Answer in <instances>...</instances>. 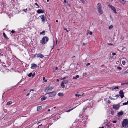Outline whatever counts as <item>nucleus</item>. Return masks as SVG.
Wrapping results in <instances>:
<instances>
[{
    "instance_id": "obj_1",
    "label": "nucleus",
    "mask_w": 128,
    "mask_h": 128,
    "mask_svg": "<svg viewBox=\"0 0 128 128\" xmlns=\"http://www.w3.org/2000/svg\"><path fill=\"white\" fill-rule=\"evenodd\" d=\"M48 38L47 36H44L43 37L42 40H40V43L43 44H44L48 41Z\"/></svg>"
},
{
    "instance_id": "obj_2",
    "label": "nucleus",
    "mask_w": 128,
    "mask_h": 128,
    "mask_svg": "<svg viewBox=\"0 0 128 128\" xmlns=\"http://www.w3.org/2000/svg\"><path fill=\"white\" fill-rule=\"evenodd\" d=\"M97 7L99 13L102 14L103 13V11L102 9L101 4L100 3H98Z\"/></svg>"
},
{
    "instance_id": "obj_3",
    "label": "nucleus",
    "mask_w": 128,
    "mask_h": 128,
    "mask_svg": "<svg viewBox=\"0 0 128 128\" xmlns=\"http://www.w3.org/2000/svg\"><path fill=\"white\" fill-rule=\"evenodd\" d=\"M69 83V80H65L62 81L61 84V87L64 88L65 87V86L64 85V84H67Z\"/></svg>"
},
{
    "instance_id": "obj_4",
    "label": "nucleus",
    "mask_w": 128,
    "mask_h": 128,
    "mask_svg": "<svg viewBox=\"0 0 128 128\" xmlns=\"http://www.w3.org/2000/svg\"><path fill=\"white\" fill-rule=\"evenodd\" d=\"M49 95V97H54L56 94V92L53 91L52 92H49L48 94Z\"/></svg>"
},
{
    "instance_id": "obj_5",
    "label": "nucleus",
    "mask_w": 128,
    "mask_h": 128,
    "mask_svg": "<svg viewBox=\"0 0 128 128\" xmlns=\"http://www.w3.org/2000/svg\"><path fill=\"white\" fill-rule=\"evenodd\" d=\"M54 87L53 86L49 87L46 88L44 90V92L46 93L48 92V91H51L52 89H53Z\"/></svg>"
},
{
    "instance_id": "obj_6",
    "label": "nucleus",
    "mask_w": 128,
    "mask_h": 128,
    "mask_svg": "<svg viewBox=\"0 0 128 128\" xmlns=\"http://www.w3.org/2000/svg\"><path fill=\"white\" fill-rule=\"evenodd\" d=\"M39 17L41 18L42 20V22H44L46 20V18L44 15H42L40 16Z\"/></svg>"
},
{
    "instance_id": "obj_7",
    "label": "nucleus",
    "mask_w": 128,
    "mask_h": 128,
    "mask_svg": "<svg viewBox=\"0 0 128 128\" xmlns=\"http://www.w3.org/2000/svg\"><path fill=\"white\" fill-rule=\"evenodd\" d=\"M120 96L122 98H123L124 97V92L122 90H120L119 92Z\"/></svg>"
},
{
    "instance_id": "obj_8",
    "label": "nucleus",
    "mask_w": 128,
    "mask_h": 128,
    "mask_svg": "<svg viewBox=\"0 0 128 128\" xmlns=\"http://www.w3.org/2000/svg\"><path fill=\"white\" fill-rule=\"evenodd\" d=\"M113 106V108L116 110H118L120 107L119 106L118 104L114 105Z\"/></svg>"
},
{
    "instance_id": "obj_9",
    "label": "nucleus",
    "mask_w": 128,
    "mask_h": 128,
    "mask_svg": "<svg viewBox=\"0 0 128 128\" xmlns=\"http://www.w3.org/2000/svg\"><path fill=\"white\" fill-rule=\"evenodd\" d=\"M37 56L38 57L40 58H43L44 56L41 54H38L37 55Z\"/></svg>"
},
{
    "instance_id": "obj_10",
    "label": "nucleus",
    "mask_w": 128,
    "mask_h": 128,
    "mask_svg": "<svg viewBox=\"0 0 128 128\" xmlns=\"http://www.w3.org/2000/svg\"><path fill=\"white\" fill-rule=\"evenodd\" d=\"M37 66V65L36 64H32L30 68L32 69H34Z\"/></svg>"
},
{
    "instance_id": "obj_11",
    "label": "nucleus",
    "mask_w": 128,
    "mask_h": 128,
    "mask_svg": "<svg viewBox=\"0 0 128 128\" xmlns=\"http://www.w3.org/2000/svg\"><path fill=\"white\" fill-rule=\"evenodd\" d=\"M37 12L38 14H40L41 13H43L44 12L42 10L39 9L37 10Z\"/></svg>"
},
{
    "instance_id": "obj_12",
    "label": "nucleus",
    "mask_w": 128,
    "mask_h": 128,
    "mask_svg": "<svg viewBox=\"0 0 128 128\" xmlns=\"http://www.w3.org/2000/svg\"><path fill=\"white\" fill-rule=\"evenodd\" d=\"M123 114V112L122 111H121L118 113V116H120L122 115Z\"/></svg>"
},
{
    "instance_id": "obj_13",
    "label": "nucleus",
    "mask_w": 128,
    "mask_h": 128,
    "mask_svg": "<svg viewBox=\"0 0 128 128\" xmlns=\"http://www.w3.org/2000/svg\"><path fill=\"white\" fill-rule=\"evenodd\" d=\"M111 9L112 10H113V12L115 13H116V9L113 6L112 7V8H111Z\"/></svg>"
},
{
    "instance_id": "obj_14",
    "label": "nucleus",
    "mask_w": 128,
    "mask_h": 128,
    "mask_svg": "<svg viewBox=\"0 0 128 128\" xmlns=\"http://www.w3.org/2000/svg\"><path fill=\"white\" fill-rule=\"evenodd\" d=\"M128 73V70H127L125 72H124V73H121L120 74V75L121 76H122L123 75H124V74L126 73Z\"/></svg>"
},
{
    "instance_id": "obj_15",
    "label": "nucleus",
    "mask_w": 128,
    "mask_h": 128,
    "mask_svg": "<svg viewBox=\"0 0 128 128\" xmlns=\"http://www.w3.org/2000/svg\"><path fill=\"white\" fill-rule=\"evenodd\" d=\"M79 77V76L78 75H76V76H73V79H76L77 78Z\"/></svg>"
},
{
    "instance_id": "obj_16",
    "label": "nucleus",
    "mask_w": 128,
    "mask_h": 128,
    "mask_svg": "<svg viewBox=\"0 0 128 128\" xmlns=\"http://www.w3.org/2000/svg\"><path fill=\"white\" fill-rule=\"evenodd\" d=\"M46 97L45 96H43L41 99V100L42 101H43L45 100L46 99Z\"/></svg>"
},
{
    "instance_id": "obj_17",
    "label": "nucleus",
    "mask_w": 128,
    "mask_h": 128,
    "mask_svg": "<svg viewBox=\"0 0 128 128\" xmlns=\"http://www.w3.org/2000/svg\"><path fill=\"white\" fill-rule=\"evenodd\" d=\"M42 107L41 106H39L37 107V110L38 111L42 109Z\"/></svg>"
},
{
    "instance_id": "obj_18",
    "label": "nucleus",
    "mask_w": 128,
    "mask_h": 128,
    "mask_svg": "<svg viewBox=\"0 0 128 128\" xmlns=\"http://www.w3.org/2000/svg\"><path fill=\"white\" fill-rule=\"evenodd\" d=\"M12 101H9L7 102L6 105H10L12 104Z\"/></svg>"
},
{
    "instance_id": "obj_19",
    "label": "nucleus",
    "mask_w": 128,
    "mask_h": 128,
    "mask_svg": "<svg viewBox=\"0 0 128 128\" xmlns=\"http://www.w3.org/2000/svg\"><path fill=\"white\" fill-rule=\"evenodd\" d=\"M40 34H42L44 36L45 35V32L44 31H43L42 32H40Z\"/></svg>"
},
{
    "instance_id": "obj_20",
    "label": "nucleus",
    "mask_w": 128,
    "mask_h": 128,
    "mask_svg": "<svg viewBox=\"0 0 128 128\" xmlns=\"http://www.w3.org/2000/svg\"><path fill=\"white\" fill-rule=\"evenodd\" d=\"M64 94L62 93H58V96H63Z\"/></svg>"
},
{
    "instance_id": "obj_21",
    "label": "nucleus",
    "mask_w": 128,
    "mask_h": 128,
    "mask_svg": "<svg viewBox=\"0 0 128 128\" xmlns=\"http://www.w3.org/2000/svg\"><path fill=\"white\" fill-rule=\"evenodd\" d=\"M87 108V107H86V106H84V108H83V109L82 110L83 112H85L84 110H86Z\"/></svg>"
},
{
    "instance_id": "obj_22",
    "label": "nucleus",
    "mask_w": 128,
    "mask_h": 128,
    "mask_svg": "<svg viewBox=\"0 0 128 128\" xmlns=\"http://www.w3.org/2000/svg\"><path fill=\"white\" fill-rule=\"evenodd\" d=\"M34 4L36 5V8H39V6L38 5V4H37V3H36V2L35 3V4Z\"/></svg>"
},
{
    "instance_id": "obj_23",
    "label": "nucleus",
    "mask_w": 128,
    "mask_h": 128,
    "mask_svg": "<svg viewBox=\"0 0 128 128\" xmlns=\"http://www.w3.org/2000/svg\"><path fill=\"white\" fill-rule=\"evenodd\" d=\"M3 36H4L5 38H6V39H7L8 38V37H7L6 35L4 32L3 33Z\"/></svg>"
},
{
    "instance_id": "obj_24",
    "label": "nucleus",
    "mask_w": 128,
    "mask_h": 128,
    "mask_svg": "<svg viewBox=\"0 0 128 128\" xmlns=\"http://www.w3.org/2000/svg\"><path fill=\"white\" fill-rule=\"evenodd\" d=\"M127 104H128V100L127 101V102H124L122 104L123 105H125Z\"/></svg>"
},
{
    "instance_id": "obj_25",
    "label": "nucleus",
    "mask_w": 128,
    "mask_h": 128,
    "mask_svg": "<svg viewBox=\"0 0 128 128\" xmlns=\"http://www.w3.org/2000/svg\"><path fill=\"white\" fill-rule=\"evenodd\" d=\"M28 76L29 77H30L32 76H33L32 75V73H29L28 75Z\"/></svg>"
},
{
    "instance_id": "obj_26",
    "label": "nucleus",
    "mask_w": 128,
    "mask_h": 128,
    "mask_svg": "<svg viewBox=\"0 0 128 128\" xmlns=\"http://www.w3.org/2000/svg\"><path fill=\"white\" fill-rule=\"evenodd\" d=\"M126 0H122V2L123 4H124L126 2Z\"/></svg>"
},
{
    "instance_id": "obj_27",
    "label": "nucleus",
    "mask_w": 128,
    "mask_h": 128,
    "mask_svg": "<svg viewBox=\"0 0 128 128\" xmlns=\"http://www.w3.org/2000/svg\"><path fill=\"white\" fill-rule=\"evenodd\" d=\"M82 95L78 94H75V96H77L78 97L80 96H82Z\"/></svg>"
},
{
    "instance_id": "obj_28",
    "label": "nucleus",
    "mask_w": 128,
    "mask_h": 128,
    "mask_svg": "<svg viewBox=\"0 0 128 128\" xmlns=\"http://www.w3.org/2000/svg\"><path fill=\"white\" fill-rule=\"evenodd\" d=\"M113 28V26L112 25H110L109 27V28L110 29H111Z\"/></svg>"
},
{
    "instance_id": "obj_29",
    "label": "nucleus",
    "mask_w": 128,
    "mask_h": 128,
    "mask_svg": "<svg viewBox=\"0 0 128 128\" xmlns=\"http://www.w3.org/2000/svg\"><path fill=\"white\" fill-rule=\"evenodd\" d=\"M122 64L123 65H124L126 64V62L124 60H123L122 61Z\"/></svg>"
},
{
    "instance_id": "obj_30",
    "label": "nucleus",
    "mask_w": 128,
    "mask_h": 128,
    "mask_svg": "<svg viewBox=\"0 0 128 128\" xmlns=\"http://www.w3.org/2000/svg\"><path fill=\"white\" fill-rule=\"evenodd\" d=\"M87 74V73L86 72L83 73V76H85Z\"/></svg>"
},
{
    "instance_id": "obj_31",
    "label": "nucleus",
    "mask_w": 128,
    "mask_h": 128,
    "mask_svg": "<svg viewBox=\"0 0 128 128\" xmlns=\"http://www.w3.org/2000/svg\"><path fill=\"white\" fill-rule=\"evenodd\" d=\"M127 84V82H126V83H122L121 84V85L122 86H123L125 84Z\"/></svg>"
},
{
    "instance_id": "obj_32",
    "label": "nucleus",
    "mask_w": 128,
    "mask_h": 128,
    "mask_svg": "<svg viewBox=\"0 0 128 128\" xmlns=\"http://www.w3.org/2000/svg\"><path fill=\"white\" fill-rule=\"evenodd\" d=\"M120 96V95H116V96H115L114 97H116V99H117V98H118V97L119 96Z\"/></svg>"
},
{
    "instance_id": "obj_33",
    "label": "nucleus",
    "mask_w": 128,
    "mask_h": 128,
    "mask_svg": "<svg viewBox=\"0 0 128 128\" xmlns=\"http://www.w3.org/2000/svg\"><path fill=\"white\" fill-rule=\"evenodd\" d=\"M117 68L118 70H120L122 69V68L120 66H118L117 67Z\"/></svg>"
},
{
    "instance_id": "obj_34",
    "label": "nucleus",
    "mask_w": 128,
    "mask_h": 128,
    "mask_svg": "<svg viewBox=\"0 0 128 128\" xmlns=\"http://www.w3.org/2000/svg\"><path fill=\"white\" fill-rule=\"evenodd\" d=\"M118 86H115L114 88V89L115 90L116 89H118Z\"/></svg>"
},
{
    "instance_id": "obj_35",
    "label": "nucleus",
    "mask_w": 128,
    "mask_h": 128,
    "mask_svg": "<svg viewBox=\"0 0 128 128\" xmlns=\"http://www.w3.org/2000/svg\"><path fill=\"white\" fill-rule=\"evenodd\" d=\"M108 6L111 8L113 6H112V5L110 4Z\"/></svg>"
},
{
    "instance_id": "obj_36",
    "label": "nucleus",
    "mask_w": 128,
    "mask_h": 128,
    "mask_svg": "<svg viewBox=\"0 0 128 128\" xmlns=\"http://www.w3.org/2000/svg\"><path fill=\"white\" fill-rule=\"evenodd\" d=\"M87 43H83V46H86L87 44Z\"/></svg>"
},
{
    "instance_id": "obj_37",
    "label": "nucleus",
    "mask_w": 128,
    "mask_h": 128,
    "mask_svg": "<svg viewBox=\"0 0 128 128\" xmlns=\"http://www.w3.org/2000/svg\"><path fill=\"white\" fill-rule=\"evenodd\" d=\"M11 33H14V32H15V31H14V30H12L11 32Z\"/></svg>"
},
{
    "instance_id": "obj_38",
    "label": "nucleus",
    "mask_w": 128,
    "mask_h": 128,
    "mask_svg": "<svg viewBox=\"0 0 128 128\" xmlns=\"http://www.w3.org/2000/svg\"><path fill=\"white\" fill-rule=\"evenodd\" d=\"M27 10V8H26V9H24L23 10V11H24V12H26Z\"/></svg>"
},
{
    "instance_id": "obj_39",
    "label": "nucleus",
    "mask_w": 128,
    "mask_h": 128,
    "mask_svg": "<svg viewBox=\"0 0 128 128\" xmlns=\"http://www.w3.org/2000/svg\"><path fill=\"white\" fill-rule=\"evenodd\" d=\"M64 30H66V31H67V32H68L69 31V30H67L66 28H64Z\"/></svg>"
},
{
    "instance_id": "obj_40",
    "label": "nucleus",
    "mask_w": 128,
    "mask_h": 128,
    "mask_svg": "<svg viewBox=\"0 0 128 128\" xmlns=\"http://www.w3.org/2000/svg\"><path fill=\"white\" fill-rule=\"evenodd\" d=\"M111 113L112 114V115H113L114 114V112L113 111H112L111 112Z\"/></svg>"
},
{
    "instance_id": "obj_41",
    "label": "nucleus",
    "mask_w": 128,
    "mask_h": 128,
    "mask_svg": "<svg viewBox=\"0 0 128 128\" xmlns=\"http://www.w3.org/2000/svg\"><path fill=\"white\" fill-rule=\"evenodd\" d=\"M117 121L116 120H114L112 121V122L114 123H115Z\"/></svg>"
},
{
    "instance_id": "obj_42",
    "label": "nucleus",
    "mask_w": 128,
    "mask_h": 128,
    "mask_svg": "<svg viewBox=\"0 0 128 128\" xmlns=\"http://www.w3.org/2000/svg\"><path fill=\"white\" fill-rule=\"evenodd\" d=\"M112 54L113 56H114V55H116V53H113Z\"/></svg>"
},
{
    "instance_id": "obj_43",
    "label": "nucleus",
    "mask_w": 128,
    "mask_h": 128,
    "mask_svg": "<svg viewBox=\"0 0 128 128\" xmlns=\"http://www.w3.org/2000/svg\"><path fill=\"white\" fill-rule=\"evenodd\" d=\"M90 64L89 63H88L86 65V66H88Z\"/></svg>"
},
{
    "instance_id": "obj_44",
    "label": "nucleus",
    "mask_w": 128,
    "mask_h": 128,
    "mask_svg": "<svg viewBox=\"0 0 128 128\" xmlns=\"http://www.w3.org/2000/svg\"><path fill=\"white\" fill-rule=\"evenodd\" d=\"M54 44H53V47H52V49H53L54 47Z\"/></svg>"
},
{
    "instance_id": "obj_45",
    "label": "nucleus",
    "mask_w": 128,
    "mask_h": 128,
    "mask_svg": "<svg viewBox=\"0 0 128 128\" xmlns=\"http://www.w3.org/2000/svg\"><path fill=\"white\" fill-rule=\"evenodd\" d=\"M31 91H34V90H33L32 89H31L30 90V92Z\"/></svg>"
},
{
    "instance_id": "obj_46",
    "label": "nucleus",
    "mask_w": 128,
    "mask_h": 128,
    "mask_svg": "<svg viewBox=\"0 0 128 128\" xmlns=\"http://www.w3.org/2000/svg\"><path fill=\"white\" fill-rule=\"evenodd\" d=\"M66 78V77H64L62 79V80H64Z\"/></svg>"
},
{
    "instance_id": "obj_47",
    "label": "nucleus",
    "mask_w": 128,
    "mask_h": 128,
    "mask_svg": "<svg viewBox=\"0 0 128 128\" xmlns=\"http://www.w3.org/2000/svg\"><path fill=\"white\" fill-rule=\"evenodd\" d=\"M89 34L90 35H92V32H90L89 33Z\"/></svg>"
},
{
    "instance_id": "obj_48",
    "label": "nucleus",
    "mask_w": 128,
    "mask_h": 128,
    "mask_svg": "<svg viewBox=\"0 0 128 128\" xmlns=\"http://www.w3.org/2000/svg\"><path fill=\"white\" fill-rule=\"evenodd\" d=\"M108 44L109 45H113L111 43H108Z\"/></svg>"
},
{
    "instance_id": "obj_49",
    "label": "nucleus",
    "mask_w": 128,
    "mask_h": 128,
    "mask_svg": "<svg viewBox=\"0 0 128 128\" xmlns=\"http://www.w3.org/2000/svg\"><path fill=\"white\" fill-rule=\"evenodd\" d=\"M70 110H67L66 112H70Z\"/></svg>"
},
{
    "instance_id": "obj_50",
    "label": "nucleus",
    "mask_w": 128,
    "mask_h": 128,
    "mask_svg": "<svg viewBox=\"0 0 128 128\" xmlns=\"http://www.w3.org/2000/svg\"><path fill=\"white\" fill-rule=\"evenodd\" d=\"M30 95V93H28V94H26V96H28L29 95Z\"/></svg>"
},
{
    "instance_id": "obj_51",
    "label": "nucleus",
    "mask_w": 128,
    "mask_h": 128,
    "mask_svg": "<svg viewBox=\"0 0 128 128\" xmlns=\"http://www.w3.org/2000/svg\"><path fill=\"white\" fill-rule=\"evenodd\" d=\"M45 77L44 76H43V80H45Z\"/></svg>"
},
{
    "instance_id": "obj_52",
    "label": "nucleus",
    "mask_w": 128,
    "mask_h": 128,
    "mask_svg": "<svg viewBox=\"0 0 128 128\" xmlns=\"http://www.w3.org/2000/svg\"><path fill=\"white\" fill-rule=\"evenodd\" d=\"M83 3H85V2L84 1V0H83L82 1H81Z\"/></svg>"
},
{
    "instance_id": "obj_53",
    "label": "nucleus",
    "mask_w": 128,
    "mask_h": 128,
    "mask_svg": "<svg viewBox=\"0 0 128 128\" xmlns=\"http://www.w3.org/2000/svg\"><path fill=\"white\" fill-rule=\"evenodd\" d=\"M42 125V124H40L38 126V128H40V126Z\"/></svg>"
},
{
    "instance_id": "obj_54",
    "label": "nucleus",
    "mask_w": 128,
    "mask_h": 128,
    "mask_svg": "<svg viewBox=\"0 0 128 128\" xmlns=\"http://www.w3.org/2000/svg\"><path fill=\"white\" fill-rule=\"evenodd\" d=\"M122 76H123L124 77H126V75H125V74H124V75H123Z\"/></svg>"
},
{
    "instance_id": "obj_55",
    "label": "nucleus",
    "mask_w": 128,
    "mask_h": 128,
    "mask_svg": "<svg viewBox=\"0 0 128 128\" xmlns=\"http://www.w3.org/2000/svg\"><path fill=\"white\" fill-rule=\"evenodd\" d=\"M74 108H71V109H70V111H71V110H73V109H74Z\"/></svg>"
},
{
    "instance_id": "obj_56",
    "label": "nucleus",
    "mask_w": 128,
    "mask_h": 128,
    "mask_svg": "<svg viewBox=\"0 0 128 128\" xmlns=\"http://www.w3.org/2000/svg\"><path fill=\"white\" fill-rule=\"evenodd\" d=\"M56 81L57 82H58L59 81V80L58 79H56Z\"/></svg>"
},
{
    "instance_id": "obj_57",
    "label": "nucleus",
    "mask_w": 128,
    "mask_h": 128,
    "mask_svg": "<svg viewBox=\"0 0 128 128\" xmlns=\"http://www.w3.org/2000/svg\"><path fill=\"white\" fill-rule=\"evenodd\" d=\"M44 80V82H46L47 81V80Z\"/></svg>"
},
{
    "instance_id": "obj_58",
    "label": "nucleus",
    "mask_w": 128,
    "mask_h": 128,
    "mask_svg": "<svg viewBox=\"0 0 128 128\" xmlns=\"http://www.w3.org/2000/svg\"><path fill=\"white\" fill-rule=\"evenodd\" d=\"M99 128H104V126H102L101 127H100Z\"/></svg>"
},
{
    "instance_id": "obj_59",
    "label": "nucleus",
    "mask_w": 128,
    "mask_h": 128,
    "mask_svg": "<svg viewBox=\"0 0 128 128\" xmlns=\"http://www.w3.org/2000/svg\"><path fill=\"white\" fill-rule=\"evenodd\" d=\"M124 47H123L122 48V50H123L124 49Z\"/></svg>"
},
{
    "instance_id": "obj_60",
    "label": "nucleus",
    "mask_w": 128,
    "mask_h": 128,
    "mask_svg": "<svg viewBox=\"0 0 128 128\" xmlns=\"http://www.w3.org/2000/svg\"><path fill=\"white\" fill-rule=\"evenodd\" d=\"M56 22H58V20H56Z\"/></svg>"
},
{
    "instance_id": "obj_61",
    "label": "nucleus",
    "mask_w": 128,
    "mask_h": 128,
    "mask_svg": "<svg viewBox=\"0 0 128 128\" xmlns=\"http://www.w3.org/2000/svg\"><path fill=\"white\" fill-rule=\"evenodd\" d=\"M50 109H48V112H49V111H50Z\"/></svg>"
},
{
    "instance_id": "obj_62",
    "label": "nucleus",
    "mask_w": 128,
    "mask_h": 128,
    "mask_svg": "<svg viewBox=\"0 0 128 128\" xmlns=\"http://www.w3.org/2000/svg\"><path fill=\"white\" fill-rule=\"evenodd\" d=\"M64 2H65V3L66 2V0H64Z\"/></svg>"
},
{
    "instance_id": "obj_63",
    "label": "nucleus",
    "mask_w": 128,
    "mask_h": 128,
    "mask_svg": "<svg viewBox=\"0 0 128 128\" xmlns=\"http://www.w3.org/2000/svg\"><path fill=\"white\" fill-rule=\"evenodd\" d=\"M114 90V88H112V90Z\"/></svg>"
},
{
    "instance_id": "obj_64",
    "label": "nucleus",
    "mask_w": 128,
    "mask_h": 128,
    "mask_svg": "<svg viewBox=\"0 0 128 128\" xmlns=\"http://www.w3.org/2000/svg\"><path fill=\"white\" fill-rule=\"evenodd\" d=\"M105 125H106V126H108V124H105Z\"/></svg>"
}]
</instances>
